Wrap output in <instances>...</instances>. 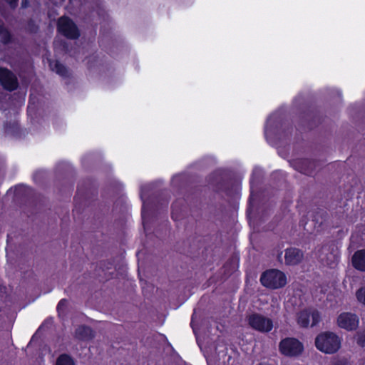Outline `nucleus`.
I'll return each mask as SVG.
<instances>
[{
  "label": "nucleus",
  "instance_id": "13",
  "mask_svg": "<svg viewBox=\"0 0 365 365\" xmlns=\"http://www.w3.org/2000/svg\"><path fill=\"white\" fill-rule=\"evenodd\" d=\"M206 321H191L190 325L197 338L202 334H205V328L207 325Z\"/></svg>",
  "mask_w": 365,
  "mask_h": 365
},
{
  "label": "nucleus",
  "instance_id": "40",
  "mask_svg": "<svg viewBox=\"0 0 365 365\" xmlns=\"http://www.w3.org/2000/svg\"><path fill=\"white\" fill-rule=\"evenodd\" d=\"M191 319V320H193V319H194V314H192V317H191V319Z\"/></svg>",
  "mask_w": 365,
  "mask_h": 365
},
{
  "label": "nucleus",
  "instance_id": "42",
  "mask_svg": "<svg viewBox=\"0 0 365 365\" xmlns=\"http://www.w3.org/2000/svg\"><path fill=\"white\" fill-rule=\"evenodd\" d=\"M284 135H285V136H288V135H287V134H286V131H284Z\"/></svg>",
  "mask_w": 365,
  "mask_h": 365
},
{
  "label": "nucleus",
  "instance_id": "32",
  "mask_svg": "<svg viewBox=\"0 0 365 365\" xmlns=\"http://www.w3.org/2000/svg\"><path fill=\"white\" fill-rule=\"evenodd\" d=\"M334 261L331 263H330V264L328 263L329 267H332V264H334L335 262H337L339 261V257L336 255L334 256Z\"/></svg>",
  "mask_w": 365,
  "mask_h": 365
},
{
  "label": "nucleus",
  "instance_id": "23",
  "mask_svg": "<svg viewBox=\"0 0 365 365\" xmlns=\"http://www.w3.org/2000/svg\"><path fill=\"white\" fill-rule=\"evenodd\" d=\"M29 189L28 187L24 185H18L14 187V195L16 196H23Z\"/></svg>",
  "mask_w": 365,
  "mask_h": 365
},
{
  "label": "nucleus",
  "instance_id": "24",
  "mask_svg": "<svg viewBox=\"0 0 365 365\" xmlns=\"http://www.w3.org/2000/svg\"><path fill=\"white\" fill-rule=\"evenodd\" d=\"M319 321H312L310 323V321H298L299 326L302 328H314L315 327Z\"/></svg>",
  "mask_w": 365,
  "mask_h": 365
},
{
  "label": "nucleus",
  "instance_id": "14",
  "mask_svg": "<svg viewBox=\"0 0 365 365\" xmlns=\"http://www.w3.org/2000/svg\"><path fill=\"white\" fill-rule=\"evenodd\" d=\"M0 41L4 44H9L12 41L10 31L2 22L0 23Z\"/></svg>",
  "mask_w": 365,
  "mask_h": 365
},
{
  "label": "nucleus",
  "instance_id": "27",
  "mask_svg": "<svg viewBox=\"0 0 365 365\" xmlns=\"http://www.w3.org/2000/svg\"><path fill=\"white\" fill-rule=\"evenodd\" d=\"M277 121V118L276 116L274 115H272V116H270L267 120V123H266V125H265V133L267 131L268 128H272L274 123Z\"/></svg>",
  "mask_w": 365,
  "mask_h": 365
},
{
  "label": "nucleus",
  "instance_id": "43",
  "mask_svg": "<svg viewBox=\"0 0 365 365\" xmlns=\"http://www.w3.org/2000/svg\"><path fill=\"white\" fill-rule=\"evenodd\" d=\"M250 200H251V196L249 198V202H250Z\"/></svg>",
  "mask_w": 365,
  "mask_h": 365
},
{
  "label": "nucleus",
  "instance_id": "15",
  "mask_svg": "<svg viewBox=\"0 0 365 365\" xmlns=\"http://www.w3.org/2000/svg\"><path fill=\"white\" fill-rule=\"evenodd\" d=\"M337 325L347 331H352L359 327V321H337Z\"/></svg>",
  "mask_w": 365,
  "mask_h": 365
},
{
  "label": "nucleus",
  "instance_id": "10",
  "mask_svg": "<svg viewBox=\"0 0 365 365\" xmlns=\"http://www.w3.org/2000/svg\"><path fill=\"white\" fill-rule=\"evenodd\" d=\"M75 337L79 340L88 341L94 337V331L88 327L81 326L76 329Z\"/></svg>",
  "mask_w": 365,
  "mask_h": 365
},
{
  "label": "nucleus",
  "instance_id": "29",
  "mask_svg": "<svg viewBox=\"0 0 365 365\" xmlns=\"http://www.w3.org/2000/svg\"><path fill=\"white\" fill-rule=\"evenodd\" d=\"M247 319H253V320H255V319H269V318H267V317H262V316H260L257 314H252V315H250Z\"/></svg>",
  "mask_w": 365,
  "mask_h": 365
},
{
  "label": "nucleus",
  "instance_id": "38",
  "mask_svg": "<svg viewBox=\"0 0 365 365\" xmlns=\"http://www.w3.org/2000/svg\"><path fill=\"white\" fill-rule=\"evenodd\" d=\"M288 130H290V132H289V135H292V130H293V128L292 126H290L289 128H288Z\"/></svg>",
  "mask_w": 365,
  "mask_h": 365
},
{
  "label": "nucleus",
  "instance_id": "16",
  "mask_svg": "<svg viewBox=\"0 0 365 365\" xmlns=\"http://www.w3.org/2000/svg\"><path fill=\"white\" fill-rule=\"evenodd\" d=\"M56 365H76V364L70 355L62 354L57 358Z\"/></svg>",
  "mask_w": 365,
  "mask_h": 365
},
{
  "label": "nucleus",
  "instance_id": "26",
  "mask_svg": "<svg viewBox=\"0 0 365 365\" xmlns=\"http://www.w3.org/2000/svg\"><path fill=\"white\" fill-rule=\"evenodd\" d=\"M337 319L341 320V319H359L356 314L352 315L349 313H342L338 317Z\"/></svg>",
  "mask_w": 365,
  "mask_h": 365
},
{
  "label": "nucleus",
  "instance_id": "17",
  "mask_svg": "<svg viewBox=\"0 0 365 365\" xmlns=\"http://www.w3.org/2000/svg\"><path fill=\"white\" fill-rule=\"evenodd\" d=\"M239 264V258L236 257H231L228 259V260L224 264V267L226 270L234 271L236 268L238 267Z\"/></svg>",
  "mask_w": 365,
  "mask_h": 365
},
{
  "label": "nucleus",
  "instance_id": "37",
  "mask_svg": "<svg viewBox=\"0 0 365 365\" xmlns=\"http://www.w3.org/2000/svg\"><path fill=\"white\" fill-rule=\"evenodd\" d=\"M180 178V175H176V176H175V177L173 178V182H174V181H175V180H178V178Z\"/></svg>",
  "mask_w": 365,
  "mask_h": 365
},
{
  "label": "nucleus",
  "instance_id": "41",
  "mask_svg": "<svg viewBox=\"0 0 365 365\" xmlns=\"http://www.w3.org/2000/svg\"><path fill=\"white\" fill-rule=\"evenodd\" d=\"M46 319H48V320L52 319V317H48Z\"/></svg>",
  "mask_w": 365,
  "mask_h": 365
},
{
  "label": "nucleus",
  "instance_id": "12",
  "mask_svg": "<svg viewBox=\"0 0 365 365\" xmlns=\"http://www.w3.org/2000/svg\"><path fill=\"white\" fill-rule=\"evenodd\" d=\"M49 66L53 71H55L60 76L63 78L68 76V68L59 61L56 60L54 61H51L49 63Z\"/></svg>",
  "mask_w": 365,
  "mask_h": 365
},
{
  "label": "nucleus",
  "instance_id": "31",
  "mask_svg": "<svg viewBox=\"0 0 365 365\" xmlns=\"http://www.w3.org/2000/svg\"><path fill=\"white\" fill-rule=\"evenodd\" d=\"M6 292V287L5 286L0 285V296L2 297Z\"/></svg>",
  "mask_w": 365,
  "mask_h": 365
},
{
  "label": "nucleus",
  "instance_id": "36",
  "mask_svg": "<svg viewBox=\"0 0 365 365\" xmlns=\"http://www.w3.org/2000/svg\"><path fill=\"white\" fill-rule=\"evenodd\" d=\"M142 218H143V220H145V214H144L143 210L142 211ZM143 225L145 226V221H143Z\"/></svg>",
  "mask_w": 365,
  "mask_h": 365
},
{
  "label": "nucleus",
  "instance_id": "1",
  "mask_svg": "<svg viewBox=\"0 0 365 365\" xmlns=\"http://www.w3.org/2000/svg\"><path fill=\"white\" fill-rule=\"evenodd\" d=\"M322 122V116L319 109L310 105L299 113L297 129L301 133H305L317 128Z\"/></svg>",
  "mask_w": 365,
  "mask_h": 365
},
{
  "label": "nucleus",
  "instance_id": "6",
  "mask_svg": "<svg viewBox=\"0 0 365 365\" xmlns=\"http://www.w3.org/2000/svg\"><path fill=\"white\" fill-rule=\"evenodd\" d=\"M291 166L299 173L312 176L317 166V162L308 158H296L289 162Z\"/></svg>",
  "mask_w": 365,
  "mask_h": 365
},
{
  "label": "nucleus",
  "instance_id": "25",
  "mask_svg": "<svg viewBox=\"0 0 365 365\" xmlns=\"http://www.w3.org/2000/svg\"><path fill=\"white\" fill-rule=\"evenodd\" d=\"M83 182L78 184L76 195V197L74 198L75 201L77 200V198H78L81 196H83L84 195V190L83 189ZM87 190L88 189L86 188L85 192H87Z\"/></svg>",
  "mask_w": 365,
  "mask_h": 365
},
{
  "label": "nucleus",
  "instance_id": "7",
  "mask_svg": "<svg viewBox=\"0 0 365 365\" xmlns=\"http://www.w3.org/2000/svg\"><path fill=\"white\" fill-rule=\"evenodd\" d=\"M0 84L4 90L12 92L18 88L19 81L11 71L0 67Z\"/></svg>",
  "mask_w": 365,
  "mask_h": 365
},
{
  "label": "nucleus",
  "instance_id": "34",
  "mask_svg": "<svg viewBox=\"0 0 365 365\" xmlns=\"http://www.w3.org/2000/svg\"><path fill=\"white\" fill-rule=\"evenodd\" d=\"M115 190L117 189H120L122 185L120 184V183H118L116 181H115Z\"/></svg>",
  "mask_w": 365,
  "mask_h": 365
},
{
  "label": "nucleus",
  "instance_id": "5",
  "mask_svg": "<svg viewBox=\"0 0 365 365\" xmlns=\"http://www.w3.org/2000/svg\"><path fill=\"white\" fill-rule=\"evenodd\" d=\"M279 350L285 356H297L304 350V346L295 338H286L279 343Z\"/></svg>",
  "mask_w": 365,
  "mask_h": 365
},
{
  "label": "nucleus",
  "instance_id": "39",
  "mask_svg": "<svg viewBox=\"0 0 365 365\" xmlns=\"http://www.w3.org/2000/svg\"><path fill=\"white\" fill-rule=\"evenodd\" d=\"M31 99H29V106H28V109H29V108H30V107H31Z\"/></svg>",
  "mask_w": 365,
  "mask_h": 365
},
{
  "label": "nucleus",
  "instance_id": "22",
  "mask_svg": "<svg viewBox=\"0 0 365 365\" xmlns=\"http://www.w3.org/2000/svg\"><path fill=\"white\" fill-rule=\"evenodd\" d=\"M356 297L359 302L365 305V286L357 289L356 292Z\"/></svg>",
  "mask_w": 365,
  "mask_h": 365
},
{
  "label": "nucleus",
  "instance_id": "19",
  "mask_svg": "<svg viewBox=\"0 0 365 365\" xmlns=\"http://www.w3.org/2000/svg\"><path fill=\"white\" fill-rule=\"evenodd\" d=\"M304 314H305V318L304 319H309L310 314L312 315V319H319L320 318L319 312L317 309H306L302 312V315H304ZM297 319H302V317H299Z\"/></svg>",
  "mask_w": 365,
  "mask_h": 365
},
{
  "label": "nucleus",
  "instance_id": "4",
  "mask_svg": "<svg viewBox=\"0 0 365 365\" xmlns=\"http://www.w3.org/2000/svg\"><path fill=\"white\" fill-rule=\"evenodd\" d=\"M56 30L58 34L69 40H76L81 36V31L76 24L66 15L58 19Z\"/></svg>",
  "mask_w": 365,
  "mask_h": 365
},
{
  "label": "nucleus",
  "instance_id": "28",
  "mask_svg": "<svg viewBox=\"0 0 365 365\" xmlns=\"http://www.w3.org/2000/svg\"><path fill=\"white\" fill-rule=\"evenodd\" d=\"M357 343L362 347H365V331L357 335Z\"/></svg>",
  "mask_w": 365,
  "mask_h": 365
},
{
  "label": "nucleus",
  "instance_id": "2",
  "mask_svg": "<svg viewBox=\"0 0 365 365\" xmlns=\"http://www.w3.org/2000/svg\"><path fill=\"white\" fill-rule=\"evenodd\" d=\"M341 338L332 331H323L314 340L316 348L326 354L336 353L341 346Z\"/></svg>",
  "mask_w": 365,
  "mask_h": 365
},
{
  "label": "nucleus",
  "instance_id": "3",
  "mask_svg": "<svg viewBox=\"0 0 365 365\" xmlns=\"http://www.w3.org/2000/svg\"><path fill=\"white\" fill-rule=\"evenodd\" d=\"M261 284L269 289H278L286 286L287 279L286 274L277 269H268L260 276Z\"/></svg>",
  "mask_w": 365,
  "mask_h": 365
},
{
  "label": "nucleus",
  "instance_id": "11",
  "mask_svg": "<svg viewBox=\"0 0 365 365\" xmlns=\"http://www.w3.org/2000/svg\"><path fill=\"white\" fill-rule=\"evenodd\" d=\"M249 324L260 332H268L273 328L272 321H249Z\"/></svg>",
  "mask_w": 365,
  "mask_h": 365
},
{
  "label": "nucleus",
  "instance_id": "44",
  "mask_svg": "<svg viewBox=\"0 0 365 365\" xmlns=\"http://www.w3.org/2000/svg\"><path fill=\"white\" fill-rule=\"evenodd\" d=\"M0 109H2V106H0Z\"/></svg>",
  "mask_w": 365,
  "mask_h": 365
},
{
  "label": "nucleus",
  "instance_id": "21",
  "mask_svg": "<svg viewBox=\"0 0 365 365\" xmlns=\"http://www.w3.org/2000/svg\"><path fill=\"white\" fill-rule=\"evenodd\" d=\"M68 305V300L66 299H61L57 304L56 310L58 316L61 317L64 313Z\"/></svg>",
  "mask_w": 365,
  "mask_h": 365
},
{
  "label": "nucleus",
  "instance_id": "9",
  "mask_svg": "<svg viewBox=\"0 0 365 365\" xmlns=\"http://www.w3.org/2000/svg\"><path fill=\"white\" fill-rule=\"evenodd\" d=\"M351 261L355 269L365 272V249L356 250L353 254Z\"/></svg>",
  "mask_w": 365,
  "mask_h": 365
},
{
  "label": "nucleus",
  "instance_id": "20",
  "mask_svg": "<svg viewBox=\"0 0 365 365\" xmlns=\"http://www.w3.org/2000/svg\"><path fill=\"white\" fill-rule=\"evenodd\" d=\"M26 30L31 34H36L38 30V26L32 19H29L26 24Z\"/></svg>",
  "mask_w": 365,
  "mask_h": 365
},
{
  "label": "nucleus",
  "instance_id": "35",
  "mask_svg": "<svg viewBox=\"0 0 365 365\" xmlns=\"http://www.w3.org/2000/svg\"><path fill=\"white\" fill-rule=\"evenodd\" d=\"M73 190V185H71L69 186V189H68L69 192H71Z\"/></svg>",
  "mask_w": 365,
  "mask_h": 365
},
{
  "label": "nucleus",
  "instance_id": "30",
  "mask_svg": "<svg viewBox=\"0 0 365 365\" xmlns=\"http://www.w3.org/2000/svg\"><path fill=\"white\" fill-rule=\"evenodd\" d=\"M11 9H15L18 6L19 0H4Z\"/></svg>",
  "mask_w": 365,
  "mask_h": 365
},
{
  "label": "nucleus",
  "instance_id": "8",
  "mask_svg": "<svg viewBox=\"0 0 365 365\" xmlns=\"http://www.w3.org/2000/svg\"><path fill=\"white\" fill-rule=\"evenodd\" d=\"M284 259L286 265H297L304 258L303 252L296 247H289L285 250Z\"/></svg>",
  "mask_w": 365,
  "mask_h": 365
},
{
  "label": "nucleus",
  "instance_id": "18",
  "mask_svg": "<svg viewBox=\"0 0 365 365\" xmlns=\"http://www.w3.org/2000/svg\"><path fill=\"white\" fill-rule=\"evenodd\" d=\"M171 217L173 220L177 221L180 219V212H181V209L178 206V202L175 201L171 205Z\"/></svg>",
  "mask_w": 365,
  "mask_h": 365
},
{
  "label": "nucleus",
  "instance_id": "33",
  "mask_svg": "<svg viewBox=\"0 0 365 365\" xmlns=\"http://www.w3.org/2000/svg\"><path fill=\"white\" fill-rule=\"evenodd\" d=\"M332 365H344V364L340 361H334Z\"/></svg>",
  "mask_w": 365,
  "mask_h": 365
}]
</instances>
